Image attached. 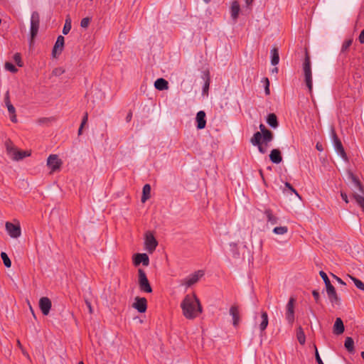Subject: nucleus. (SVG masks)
Masks as SVG:
<instances>
[{
	"instance_id": "nucleus-6",
	"label": "nucleus",
	"mask_w": 364,
	"mask_h": 364,
	"mask_svg": "<svg viewBox=\"0 0 364 364\" xmlns=\"http://www.w3.org/2000/svg\"><path fill=\"white\" fill-rule=\"evenodd\" d=\"M138 275V283L140 290L144 292L151 293L152 291V288L149 284L145 272L141 269H139Z\"/></svg>"
},
{
	"instance_id": "nucleus-45",
	"label": "nucleus",
	"mask_w": 364,
	"mask_h": 364,
	"mask_svg": "<svg viewBox=\"0 0 364 364\" xmlns=\"http://www.w3.org/2000/svg\"><path fill=\"white\" fill-rule=\"evenodd\" d=\"M332 277L341 285H346V282H344L340 277L336 275L331 274Z\"/></svg>"
},
{
	"instance_id": "nucleus-49",
	"label": "nucleus",
	"mask_w": 364,
	"mask_h": 364,
	"mask_svg": "<svg viewBox=\"0 0 364 364\" xmlns=\"http://www.w3.org/2000/svg\"><path fill=\"white\" fill-rule=\"evenodd\" d=\"M312 294H313V296L315 299V300L316 301H318L319 298H320L319 292L318 291L314 290V291H313Z\"/></svg>"
},
{
	"instance_id": "nucleus-3",
	"label": "nucleus",
	"mask_w": 364,
	"mask_h": 364,
	"mask_svg": "<svg viewBox=\"0 0 364 364\" xmlns=\"http://www.w3.org/2000/svg\"><path fill=\"white\" fill-rule=\"evenodd\" d=\"M6 148L9 156L14 160L19 161L30 155L28 151L18 150L11 141L6 143Z\"/></svg>"
},
{
	"instance_id": "nucleus-16",
	"label": "nucleus",
	"mask_w": 364,
	"mask_h": 364,
	"mask_svg": "<svg viewBox=\"0 0 364 364\" xmlns=\"http://www.w3.org/2000/svg\"><path fill=\"white\" fill-rule=\"evenodd\" d=\"M133 307L140 313H144L147 309L146 299L145 298L136 297Z\"/></svg>"
},
{
	"instance_id": "nucleus-30",
	"label": "nucleus",
	"mask_w": 364,
	"mask_h": 364,
	"mask_svg": "<svg viewBox=\"0 0 364 364\" xmlns=\"http://www.w3.org/2000/svg\"><path fill=\"white\" fill-rule=\"evenodd\" d=\"M353 198L364 212V197L358 193H354Z\"/></svg>"
},
{
	"instance_id": "nucleus-33",
	"label": "nucleus",
	"mask_w": 364,
	"mask_h": 364,
	"mask_svg": "<svg viewBox=\"0 0 364 364\" xmlns=\"http://www.w3.org/2000/svg\"><path fill=\"white\" fill-rule=\"evenodd\" d=\"M288 231V228L286 226H279L276 227L273 229V232L277 235H284L287 233Z\"/></svg>"
},
{
	"instance_id": "nucleus-24",
	"label": "nucleus",
	"mask_w": 364,
	"mask_h": 364,
	"mask_svg": "<svg viewBox=\"0 0 364 364\" xmlns=\"http://www.w3.org/2000/svg\"><path fill=\"white\" fill-rule=\"evenodd\" d=\"M261 321L259 324V328L261 332L264 331L268 326V316L265 311H262L261 314Z\"/></svg>"
},
{
	"instance_id": "nucleus-41",
	"label": "nucleus",
	"mask_w": 364,
	"mask_h": 364,
	"mask_svg": "<svg viewBox=\"0 0 364 364\" xmlns=\"http://www.w3.org/2000/svg\"><path fill=\"white\" fill-rule=\"evenodd\" d=\"M14 60L19 67L22 66L21 58L19 53H16L14 55Z\"/></svg>"
},
{
	"instance_id": "nucleus-4",
	"label": "nucleus",
	"mask_w": 364,
	"mask_h": 364,
	"mask_svg": "<svg viewBox=\"0 0 364 364\" xmlns=\"http://www.w3.org/2000/svg\"><path fill=\"white\" fill-rule=\"evenodd\" d=\"M303 70L306 85L308 87L309 92H311L313 89L312 72L311 61L308 55H306L303 63Z\"/></svg>"
},
{
	"instance_id": "nucleus-56",
	"label": "nucleus",
	"mask_w": 364,
	"mask_h": 364,
	"mask_svg": "<svg viewBox=\"0 0 364 364\" xmlns=\"http://www.w3.org/2000/svg\"><path fill=\"white\" fill-rule=\"evenodd\" d=\"M271 73L273 74H277L278 73V68L277 67L272 68L271 70Z\"/></svg>"
},
{
	"instance_id": "nucleus-18",
	"label": "nucleus",
	"mask_w": 364,
	"mask_h": 364,
	"mask_svg": "<svg viewBox=\"0 0 364 364\" xmlns=\"http://www.w3.org/2000/svg\"><path fill=\"white\" fill-rule=\"evenodd\" d=\"M205 112L204 111H199L196 117V120L197 122V129H202L205 127L206 125V119H205Z\"/></svg>"
},
{
	"instance_id": "nucleus-17",
	"label": "nucleus",
	"mask_w": 364,
	"mask_h": 364,
	"mask_svg": "<svg viewBox=\"0 0 364 364\" xmlns=\"http://www.w3.org/2000/svg\"><path fill=\"white\" fill-rule=\"evenodd\" d=\"M230 17L234 23H236L240 11V6L237 1L235 0L232 2L230 9Z\"/></svg>"
},
{
	"instance_id": "nucleus-47",
	"label": "nucleus",
	"mask_w": 364,
	"mask_h": 364,
	"mask_svg": "<svg viewBox=\"0 0 364 364\" xmlns=\"http://www.w3.org/2000/svg\"><path fill=\"white\" fill-rule=\"evenodd\" d=\"M265 84H266V86H265V94L266 95H269V80L267 78H265Z\"/></svg>"
},
{
	"instance_id": "nucleus-39",
	"label": "nucleus",
	"mask_w": 364,
	"mask_h": 364,
	"mask_svg": "<svg viewBox=\"0 0 364 364\" xmlns=\"http://www.w3.org/2000/svg\"><path fill=\"white\" fill-rule=\"evenodd\" d=\"M90 22V18H88V17L84 18L82 19V21L80 22V26L82 28H86L88 27Z\"/></svg>"
},
{
	"instance_id": "nucleus-50",
	"label": "nucleus",
	"mask_w": 364,
	"mask_h": 364,
	"mask_svg": "<svg viewBox=\"0 0 364 364\" xmlns=\"http://www.w3.org/2000/svg\"><path fill=\"white\" fill-rule=\"evenodd\" d=\"M341 196L342 198V199L346 203H348L349 202L348 200V196L346 195V193H343V192H341Z\"/></svg>"
},
{
	"instance_id": "nucleus-57",
	"label": "nucleus",
	"mask_w": 364,
	"mask_h": 364,
	"mask_svg": "<svg viewBox=\"0 0 364 364\" xmlns=\"http://www.w3.org/2000/svg\"><path fill=\"white\" fill-rule=\"evenodd\" d=\"M316 149H317L319 151H323L322 145H321V144H316Z\"/></svg>"
},
{
	"instance_id": "nucleus-22",
	"label": "nucleus",
	"mask_w": 364,
	"mask_h": 364,
	"mask_svg": "<svg viewBox=\"0 0 364 364\" xmlns=\"http://www.w3.org/2000/svg\"><path fill=\"white\" fill-rule=\"evenodd\" d=\"M344 331V325L343 323L340 318H337L334 325H333V332L334 333L339 335L343 333Z\"/></svg>"
},
{
	"instance_id": "nucleus-23",
	"label": "nucleus",
	"mask_w": 364,
	"mask_h": 364,
	"mask_svg": "<svg viewBox=\"0 0 364 364\" xmlns=\"http://www.w3.org/2000/svg\"><path fill=\"white\" fill-rule=\"evenodd\" d=\"M168 82L164 78H159L154 82V87L159 90H165L168 88Z\"/></svg>"
},
{
	"instance_id": "nucleus-35",
	"label": "nucleus",
	"mask_w": 364,
	"mask_h": 364,
	"mask_svg": "<svg viewBox=\"0 0 364 364\" xmlns=\"http://www.w3.org/2000/svg\"><path fill=\"white\" fill-rule=\"evenodd\" d=\"M70 29H71V21H70V19H67L65 21V23L64 27L63 28V33L64 35L68 34L70 32Z\"/></svg>"
},
{
	"instance_id": "nucleus-34",
	"label": "nucleus",
	"mask_w": 364,
	"mask_h": 364,
	"mask_svg": "<svg viewBox=\"0 0 364 364\" xmlns=\"http://www.w3.org/2000/svg\"><path fill=\"white\" fill-rule=\"evenodd\" d=\"M1 257L4 262V265L6 267H10L11 265V262L9 257H8L7 254L6 252H1Z\"/></svg>"
},
{
	"instance_id": "nucleus-58",
	"label": "nucleus",
	"mask_w": 364,
	"mask_h": 364,
	"mask_svg": "<svg viewBox=\"0 0 364 364\" xmlns=\"http://www.w3.org/2000/svg\"><path fill=\"white\" fill-rule=\"evenodd\" d=\"M82 128H83V126L80 125V128L78 129V135L82 134Z\"/></svg>"
},
{
	"instance_id": "nucleus-36",
	"label": "nucleus",
	"mask_w": 364,
	"mask_h": 364,
	"mask_svg": "<svg viewBox=\"0 0 364 364\" xmlns=\"http://www.w3.org/2000/svg\"><path fill=\"white\" fill-rule=\"evenodd\" d=\"M353 182L355 188H358L362 193H364L363 187L356 178L353 177Z\"/></svg>"
},
{
	"instance_id": "nucleus-54",
	"label": "nucleus",
	"mask_w": 364,
	"mask_h": 364,
	"mask_svg": "<svg viewBox=\"0 0 364 364\" xmlns=\"http://www.w3.org/2000/svg\"><path fill=\"white\" fill-rule=\"evenodd\" d=\"M132 113L129 112L126 117L127 121L129 122L132 119Z\"/></svg>"
},
{
	"instance_id": "nucleus-10",
	"label": "nucleus",
	"mask_w": 364,
	"mask_h": 364,
	"mask_svg": "<svg viewBox=\"0 0 364 364\" xmlns=\"http://www.w3.org/2000/svg\"><path fill=\"white\" fill-rule=\"evenodd\" d=\"M6 230L11 237L18 238L21 236V231L19 225H15L7 222L6 223Z\"/></svg>"
},
{
	"instance_id": "nucleus-51",
	"label": "nucleus",
	"mask_w": 364,
	"mask_h": 364,
	"mask_svg": "<svg viewBox=\"0 0 364 364\" xmlns=\"http://www.w3.org/2000/svg\"><path fill=\"white\" fill-rule=\"evenodd\" d=\"M358 38L360 43H364V29L360 33Z\"/></svg>"
},
{
	"instance_id": "nucleus-55",
	"label": "nucleus",
	"mask_w": 364,
	"mask_h": 364,
	"mask_svg": "<svg viewBox=\"0 0 364 364\" xmlns=\"http://www.w3.org/2000/svg\"><path fill=\"white\" fill-rule=\"evenodd\" d=\"M86 304L89 309V311L90 313H92V306H91V304L88 301H86Z\"/></svg>"
},
{
	"instance_id": "nucleus-63",
	"label": "nucleus",
	"mask_w": 364,
	"mask_h": 364,
	"mask_svg": "<svg viewBox=\"0 0 364 364\" xmlns=\"http://www.w3.org/2000/svg\"><path fill=\"white\" fill-rule=\"evenodd\" d=\"M18 346H21V343H20V341H18Z\"/></svg>"
},
{
	"instance_id": "nucleus-26",
	"label": "nucleus",
	"mask_w": 364,
	"mask_h": 364,
	"mask_svg": "<svg viewBox=\"0 0 364 364\" xmlns=\"http://www.w3.org/2000/svg\"><path fill=\"white\" fill-rule=\"evenodd\" d=\"M271 55V64L272 65H277L279 62V52L277 48H272L270 51Z\"/></svg>"
},
{
	"instance_id": "nucleus-53",
	"label": "nucleus",
	"mask_w": 364,
	"mask_h": 364,
	"mask_svg": "<svg viewBox=\"0 0 364 364\" xmlns=\"http://www.w3.org/2000/svg\"><path fill=\"white\" fill-rule=\"evenodd\" d=\"M87 114L86 113L82 120L80 125L84 127V125L87 123Z\"/></svg>"
},
{
	"instance_id": "nucleus-15",
	"label": "nucleus",
	"mask_w": 364,
	"mask_h": 364,
	"mask_svg": "<svg viewBox=\"0 0 364 364\" xmlns=\"http://www.w3.org/2000/svg\"><path fill=\"white\" fill-rule=\"evenodd\" d=\"M65 38L62 36H59L57 38L55 43L52 50V55L56 57L57 55L61 53L64 46Z\"/></svg>"
},
{
	"instance_id": "nucleus-32",
	"label": "nucleus",
	"mask_w": 364,
	"mask_h": 364,
	"mask_svg": "<svg viewBox=\"0 0 364 364\" xmlns=\"http://www.w3.org/2000/svg\"><path fill=\"white\" fill-rule=\"evenodd\" d=\"M348 277L352 280L358 289L364 291V284L360 279L350 275H348Z\"/></svg>"
},
{
	"instance_id": "nucleus-1",
	"label": "nucleus",
	"mask_w": 364,
	"mask_h": 364,
	"mask_svg": "<svg viewBox=\"0 0 364 364\" xmlns=\"http://www.w3.org/2000/svg\"><path fill=\"white\" fill-rule=\"evenodd\" d=\"M183 316L188 319L196 318L201 312L202 307L195 294H187L181 304Z\"/></svg>"
},
{
	"instance_id": "nucleus-2",
	"label": "nucleus",
	"mask_w": 364,
	"mask_h": 364,
	"mask_svg": "<svg viewBox=\"0 0 364 364\" xmlns=\"http://www.w3.org/2000/svg\"><path fill=\"white\" fill-rule=\"evenodd\" d=\"M259 129L260 132H257L254 134L250 139V142L253 146L258 148L261 154H265L269 144L273 139V134L263 124L259 125Z\"/></svg>"
},
{
	"instance_id": "nucleus-61",
	"label": "nucleus",
	"mask_w": 364,
	"mask_h": 364,
	"mask_svg": "<svg viewBox=\"0 0 364 364\" xmlns=\"http://www.w3.org/2000/svg\"><path fill=\"white\" fill-rule=\"evenodd\" d=\"M209 86V84L208 83H206L205 85V87H204V90L206 88V87H208Z\"/></svg>"
},
{
	"instance_id": "nucleus-52",
	"label": "nucleus",
	"mask_w": 364,
	"mask_h": 364,
	"mask_svg": "<svg viewBox=\"0 0 364 364\" xmlns=\"http://www.w3.org/2000/svg\"><path fill=\"white\" fill-rule=\"evenodd\" d=\"M10 119H11V120L13 122H17L16 112H14V114H10Z\"/></svg>"
},
{
	"instance_id": "nucleus-60",
	"label": "nucleus",
	"mask_w": 364,
	"mask_h": 364,
	"mask_svg": "<svg viewBox=\"0 0 364 364\" xmlns=\"http://www.w3.org/2000/svg\"><path fill=\"white\" fill-rule=\"evenodd\" d=\"M361 357L363 359H364V351L361 352Z\"/></svg>"
},
{
	"instance_id": "nucleus-27",
	"label": "nucleus",
	"mask_w": 364,
	"mask_h": 364,
	"mask_svg": "<svg viewBox=\"0 0 364 364\" xmlns=\"http://www.w3.org/2000/svg\"><path fill=\"white\" fill-rule=\"evenodd\" d=\"M264 213L266 216V218H267L268 223H271L272 225H274V224L277 223L278 219L276 216H274L272 214V212L271 211V210L266 209L264 210Z\"/></svg>"
},
{
	"instance_id": "nucleus-9",
	"label": "nucleus",
	"mask_w": 364,
	"mask_h": 364,
	"mask_svg": "<svg viewBox=\"0 0 364 364\" xmlns=\"http://www.w3.org/2000/svg\"><path fill=\"white\" fill-rule=\"evenodd\" d=\"M294 299L291 297L289 299L286 306L285 317L288 323L291 325L294 321Z\"/></svg>"
},
{
	"instance_id": "nucleus-7",
	"label": "nucleus",
	"mask_w": 364,
	"mask_h": 364,
	"mask_svg": "<svg viewBox=\"0 0 364 364\" xmlns=\"http://www.w3.org/2000/svg\"><path fill=\"white\" fill-rule=\"evenodd\" d=\"M30 24L31 42H32L38 34L40 25V16L37 11L31 14Z\"/></svg>"
},
{
	"instance_id": "nucleus-25",
	"label": "nucleus",
	"mask_w": 364,
	"mask_h": 364,
	"mask_svg": "<svg viewBox=\"0 0 364 364\" xmlns=\"http://www.w3.org/2000/svg\"><path fill=\"white\" fill-rule=\"evenodd\" d=\"M151 196V186L149 184H146L143 187L141 202L145 203Z\"/></svg>"
},
{
	"instance_id": "nucleus-37",
	"label": "nucleus",
	"mask_w": 364,
	"mask_h": 364,
	"mask_svg": "<svg viewBox=\"0 0 364 364\" xmlns=\"http://www.w3.org/2000/svg\"><path fill=\"white\" fill-rule=\"evenodd\" d=\"M5 68L11 73H16L17 71L16 68L12 63L8 62L5 64Z\"/></svg>"
},
{
	"instance_id": "nucleus-46",
	"label": "nucleus",
	"mask_w": 364,
	"mask_h": 364,
	"mask_svg": "<svg viewBox=\"0 0 364 364\" xmlns=\"http://www.w3.org/2000/svg\"><path fill=\"white\" fill-rule=\"evenodd\" d=\"M352 41L350 40L346 41L342 46V50H346L351 45Z\"/></svg>"
},
{
	"instance_id": "nucleus-29",
	"label": "nucleus",
	"mask_w": 364,
	"mask_h": 364,
	"mask_svg": "<svg viewBox=\"0 0 364 364\" xmlns=\"http://www.w3.org/2000/svg\"><path fill=\"white\" fill-rule=\"evenodd\" d=\"M296 337L300 344L303 345L306 341V336L303 328L299 326L297 329Z\"/></svg>"
},
{
	"instance_id": "nucleus-59",
	"label": "nucleus",
	"mask_w": 364,
	"mask_h": 364,
	"mask_svg": "<svg viewBox=\"0 0 364 364\" xmlns=\"http://www.w3.org/2000/svg\"><path fill=\"white\" fill-rule=\"evenodd\" d=\"M253 0H245V3L247 6L250 5L252 3Z\"/></svg>"
},
{
	"instance_id": "nucleus-42",
	"label": "nucleus",
	"mask_w": 364,
	"mask_h": 364,
	"mask_svg": "<svg viewBox=\"0 0 364 364\" xmlns=\"http://www.w3.org/2000/svg\"><path fill=\"white\" fill-rule=\"evenodd\" d=\"M285 186H286L287 188H288L290 191H291L293 193H295V195H296L298 198H301V197H300V196L299 195V193H298L296 192V190H295V189H294V188L291 186V184H290L289 183H287H287H285Z\"/></svg>"
},
{
	"instance_id": "nucleus-20",
	"label": "nucleus",
	"mask_w": 364,
	"mask_h": 364,
	"mask_svg": "<svg viewBox=\"0 0 364 364\" xmlns=\"http://www.w3.org/2000/svg\"><path fill=\"white\" fill-rule=\"evenodd\" d=\"M230 314L232 318V324L234 326H237L240 323V311L236 306H232L230 309Z\"/></svg>"
},
{
	"instance_id": "nucleus-14",
	"label": "nucleus",
	"mask_w": 364,
	"mask_h": 364,
	"mask_svg": "<svg viewBox=\"0 0 364 364\" xmlns=\"http://www.w3.org/2000/svg\"><path fill=\"white\" fill-rule=\"evenodd\" d=\"M51 301L48 297H42L39 300V307L43 315L49 314L51 309Z\"/></svg>"
},
{
	"instance_id": "nucleus-48",
	"label": "nucleus",
	"mask_w": 364,
	"mask_h": 364,
	"mask_svg": "<svg viewBox=\"0 0 364 364\" xmlns=\"http://www.w3.org/2000/svg\"><path fill=\"white\" fill-rule=\"evenodd\" d=\"M4 102H5V104H6V106L8 105H11V102H10V100H9V92H7L5 95V97H4Z\"/></svg>"
},
{
	"instance_id": "nucleus-28",
	"label": "nucleus",
	"mask_w": 364,
	"mask_h": 364,
	"mask_svg": "<svg viewBox=\"0 0 364 364\" xmlns=\"http://www.w3.org/2000/svg\"><path fill=\"white\" fill-rule=\"evenodd\" d=\"M267 123L272 128L275 129L278 127V122L274 114H269L267 117Z\"/></svg>"
},
{
	"instance_id": "nucleus-19",
	"label": "nucleus",
	"mask_w": 364,
	"mask_h": 364,
	"mask_svg": "<svg viewBox=\"0 0 364 364\" xmlns=\"http://www.w3.org/2000/svg\"><path fill=\"white\" fill-rule=\"evenodd\" d=\"M327 295L331 302H337L338 297L337 296L334 287L330 283L326 285Z\"/></svg>"
},
{
	"instance_id": "nucleus-21",
	"label": "nucleus",
	"mask_w": 364,
	"mask_h": 364,
	"mask_svg": "<svg viewBox=\"0 0 364 364\" xmlns=\"http://www.w3.org/2000/svg\"><path fill=\"white\" fill-rule=\"evenodd\" d=\"M269 159L272 163L277 164H279L282 161L280 151L277 149L272 150L269 154Z\"/></svg>"
},
{
	"instance_id": "nucleus-13",
	"label": "nucleus",
	"mask_w": 364,
	"mask_h": 364,
	"mask_svg": "<svg viewBox=\"0 0 364 364\" xmlns=\"http://www.w3.org/2000/svg\"><path fill=\"white\" fill-rule=\"evenodd\" d=\"M47 165L49 166L52 171H55L60 168L61 165V161L59 159L57 155L52 154L50 155L48 158Z\"/></svg>"
},
{
	"instance_id": "nucleus-44",
	"label": "nucleus",
	"mask_w": 364,
	"mask_h": 364,
	"mask_svg": "<svg viewBox=\"0 0 364 364\" xmlns=\"http://www.w3.org/2000/svg\"><path fill=\"white\" fill-rule=\"evenodd\" d=\"M6 107L8 109V112H9V114H14V112H16V109L15 107L13 106V105H6Z\"/></svg>"
},
{
	"instance_id": "nucleus-43",
	"label": "nucleus",
	"mask_w": 364,
	"mask_h": 364,
	"mask_svg": "<svg viewBox=\"0 0 364 364\" xmlns=\"http://www.w3.org/2000/svg\"><path fill=\"white\" fill-rule=\"evenodd\" d=\"M315 347V350H316V353H315V355H316V360L317 361V363L318 364H324L318 354V350H317V348L316 346Z\"/></svg>"
},
{
	"instance_id": "nucleus-64",
	"label": "nucleus",
	"mask_w": 364,
	"mask_h": 364,
	"mask_svg": "<svg viewBox=\"0 0 364 364\" xmlns=\"http://www.w3.org/2000/svg\"><path fill=\"white\" fill-rule=\"evenodd\" d=\"M78 364H84L83 362L80 361Z\"/></svg>"
},
{
	"instance_id": "nucleus-62",
	"label": "nucleus",
	"mask_w": 364,
	"mask_h": 364,
	"mask_svg": "<svg viewBox=\"0 0 364 364\" xmlns=\"http://www.w3.org/2000/svg\"><path fill=\"white\" fill-rule=\"evenodd\" d=\"M206 4L209 3L210 0H203Z\"/></svg>"
},
{
	"instance_id": "nucleus-8",
	"label": "nucleus",
	"mask_w": 364,
	"mask_h": 364,
	"mask_svg": "<svg viewBox=\"0 0 364 364\" xmlns=\"http://www.w3.org/2000/svg\"><path fill=\"white\" fill-rule=\"evenodd\" d=\"M158 242L151 232H146L145 235L144 246L145 250L149 253H152L156 248Z\"/></svg>"
},
{
	"instance_id": "nucleus-12",
	"label": "nucleus",
	"mask_w": 364,
	"mask_h": 364,
	"mask_svg": "<svg viewBox=\"0 0 364 364\" xmlns=\"http://www.w3.org/2000/svg\"><path fill=\"white\" fill-rule=\"evenodd\" d=\"M133 263L136 267L140 264L147 267L149 264V258L146 253H136L133 256Z\"/></svg>"
},
{
	"instance_id": "nucleus-5",
	"label": "nucleus",
	"mask_w": 364,
	"mask_h": 364,
	"mask_svg": "<svg viewBox=\"0 0 364 364\" xmlns=\"http://www.w3.org/2000/svg\"><path fill=\"white\" fill-rule=\"evenodd\" d=\"M204 274L205 272L203 270L196 271L186 277L184 279H181L180 281V284L181 286H184L187 289L193 285L196 284L204 276Z\"/></svg>"
},
{
	"instance_id": "nucleus-11",
	"label": "nucleus",
	"mask_w": 364,
	"mask_h": 364,
	"mask_svg": "<svg viewBox=\"0 0 364 364\" xmlns=\"http://www.w3.org/2000/svg\"><path fill=\"white\" fill-rule=\"evenodd\" d=\"M333 147L338 155H339L344 161L348 160L347 155L344 151L343 145L336 135L333 133Z\"/></svg>"
},
{
	"instance_id": "nucleus-38",
	"label": "nucleus",
	"mask_w": 364,
	"mask_h": 364,
	"mask_svg": "<svg viewBox=\"0 0 364 364\" xmlns=\"http://www.w3.org/2000/svg\"><path fill=\"white\" fill-rule=\"evenodd\" d=\"M64 73L65 70L61 67L56 68L53 70V75L55 76H60Z\"/></svg>"
},
{
	"instance_id": "nucleus-40",
	"label": "nucleus",
	"mask_w": 364,
	"mask_h": 364,
	"mask_svg": "<svg viewBox=\"0 0 364 364\" xmlns=\"http://www.w3.org/2000/svg\"><path fill=\"white\" fill-rule=\"evenodd\" d=\"M319 274L321 277L323 279L325 285L331 283L327 274L323 271H320Z\"/></svg>"
},
{
	"instance_id": "nucleus-31",
	"label": "nucleus",
	"mask_w": 364,
	"mask_h": 364,
	"mask_svg": "<svg viewBox=\"0 0 364 364\" xmlns=\"http://www.w3.org/2000/svg\"><path fill=\"white\" fill-rule=\"evenodd\" d=\"M344 346L349 352H353L354 350V341L352 338L347 337L345 341Z\"/></svg>"
}]
</instances>
